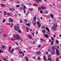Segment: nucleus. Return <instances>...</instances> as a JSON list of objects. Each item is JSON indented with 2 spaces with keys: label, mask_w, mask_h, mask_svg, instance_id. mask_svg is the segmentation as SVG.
<instances>
[{
  "label": "nucleus",
  "mask_w": 61,
  "mask_h": 61,
  "mask_svg": "<svg viewBox=\"0 0 61 61\" xmlns=\"http://www.w3.org/2000/svg\"><path fill=\"white\" fill-rule=\"evenodd\" d=\"M46 8V7L45 6L44 8H43L42 9L43 10H44V9H45Z\"/></svg>",
  "instance_id": "nucleus-56"
},
{
  "label": "nucleus",
  "mask_w": 61,
  "mask_h": 61,
  "mask_svg": "<svg viewBox=\"0 0 61 61\" xmlns=\"http://www.w3.org/2000/svg\"><path fill=\"white\" fill-rule=\"evenodd\" d=\"M46 29L48 31V32H50V30H49V28H48L47 27H46Z\"/></svg>",
  "instance_id": "nucleus-13"
},
{
  "label": "nucleus",
  "mask_w": 61,
  "mask_h": 61,
  "mask_svg": "<svg viewBox=\"0 0 61 61\" xmlns=\"http://www.w3.org/2000/svg\"><path fill=\"white\" fill-rule=\"evenodd\" d=\"M48 18H50V15H48Z\"/></svg>",
  "instance_id": "nucleus-63"
},
{
  "label": "nucleus",
  "mask_w": 61,
  "mask_h": 61,
  "mask_svg": "<svg viewBox=\"0 0 61 61\" xmlns=\"http://www.w3.org/2000/svg\"><path fill=\"white\" fill-rule=\"evenodd\" d=\"M44 36L45 37H46V38H48V37H49L48 35H47L46 34H44Z\"/></svg>",
  "instance_id": "nucleus-8"
},
{
  "label": "nucleus",
  "mask_w": 61,
  "mask_h": 61,
  "mask_svg": "<svg viewBox=\"0 0 61 61\" xmlns=\"http://www.w3.org/2000/svg\"><path fill=\"white\" fill-rule=\"evenodd\" d=\"M33 9H29V11H33Z\"/></svg>",
  "instance_id": "nucleus-27"
},
{
  "label": "nucleus",
  "mask_w": 61,
  "mask_h": 61,
  "mask_svg": "<svg viewBox=\"0 0 61 61\" xmlns=\"http://www.w3.org/2000/svg\"><path fill=\"white\" fill-rule=\"evenodd\" d=\"M24 59H26V61H28L29 59L28 58V57L25 56L24 57Z\"/></svg>",
  "instance_id": "nucleus-6"
},
{
  "label": "nucleus",
  "mask_w": 61,
  "mask_h": 61,
  "mask_svg": "<svg viewBox=\"0 0 61 61\" xmlns=\"http://www.w3.org/2000/svg\"><path fill=\"white\" fill-rule=\"evenodd\" d=\"M34 20H35V21H36V17L35 16L34 17Z\"/></svg>",
  "instance_id": "nucleus-33"
},
{
  "label": "nucleus",
  "mask_w": 61,
  "mask_h": 61,
  "mask_svg": "<svg viewBox=\"0 0 61 61\" xmlns=\"http://www.w3.org/2000/svg\"><path fill=\"white\" fill-rule=\"evenodd\" d=\"M41 59V58H40V57L39 56L37 58V59L38 60H40V59Z\"/></svg>",
  "instance_id": "nucleus-20"
},
{
  "label": "nucleus",
  "mask_w": 61,
  "mask_h": 61,
  "mask_svg": "<svg viewBox=\"0 0 61 61\" xmlns=\"http://www.w3.org/2000/svg\"><path fill=\"white\" fill-rule=\"evenodd\" d=\"M53 6H55V2L53 3Z\"/></svg>",
  "instance_id": "nucleus-59"
},
{
  "label": "nucleus",
  "mask_w": 61,
  "mask_h": 61,
  "mask_svg": "<svg viewBox=\"0 0 61 61\" xmlns=\"http://www.w3.org/2000/svg\"><path fill=\"white\" fill-rule=\"evenodd\" d=\"M24 20L25 21V22H28V21H27V20L26 19H25Z\"/></svg>",
  "instance_id": "nucleus-45"
},
{
  "label": "nucleus",
  "mask_w": 61,
  "mask_h": 61,
  "mask_svg": "<svg viewBox=\"0 0 61 61\" xmlns=\"http://www.w3.org/2000/svg\"><path fill=\"white\" fill-rule=\"evenodd\" d=\"M6 15H9V16H11V15H12V14H10V13H7Z\"/></svg>",
  "instance_id": "nucleus-10"
},
{
  "label": "nucleus",
  "mask_w": 61,
  "mask_h": 61,
  "mask_svg": "<svg viewBox=\"0 0 61 61\" xmlns=\"http://www.w3.org/2000/svg\"><path fill=\"white\" fill-rule=\"evenodd\" d=\"M13 36L14 38L15 39H17L18 40V41H19L20 40H19V39L21 38V37H20V36L18 34H14L13 35Z\"/></svg>",
  "instance_id": "nucleus-1"
},
{
  "label": "nucleus",
  "mask_w": 61,
  "mask_h": 61,
  "mask_svg": "<svg viewBox=\"0 0 61 61\" xmlns=\"http://www.w3.org/2000/svg\"><path fill=\"white\" fill-rule=\"evenodd\" d=\"M39 1L41 2H42V1L41 0H36V1L37 3H39Z\"/></svg>",
  "instance_id": "nucleus-11"
},
{
  "label": "nucleus",
  "mask_w": 61,
  "mask_h": 61,
  "mask_svg": "<svg viewBox=\"0 0 61 61\" xmlns=\"http://www.w3.org/2000/svg\"><path fill=\"white\" fill-rule=\"evenodd\" d=\"M45 14H48V11H47V10H46L45 11Z\"/></svg>",
  "instance_id": "nucleus-26"
},
{
  "label": "nucleus",
  "mask_w": 61,
  "mask_h": 61,
  "mask_svg": "<svg viewBox=\"0 0 61 61\" xmlns=\"http://www.w3.org/2000/svg\"><path fill=\"white\" fill-rule=\"evenodd\" d=\"M16 7H19L20 6V5H16Z\"/></svg>",
  "instance_id": "nucleus-41"
},
{
  "label": "nucleus",
  "mask_w": 61,
  "mask_h": 61,
  "mask_svg": "<svg viewBox=\"0 0 61 61\" xmlns=\"http://www.w3.org/2000/svg\"><path fill=\"white\" fill-rule=\"evenodd\" d=\"M23 10H24V12L25 13H26V12H25V9H23Z\"/></svg>",
  "instance_id": "nucleus-55"
},
{
  "label": "nucleus",
  "mask_w": 61,
  "mask_h": 61,
  "mask_svg": "<svg viewBox=\"0 0 61 61\" xmlns=\"http://www.w3.org/2000/svg\"><path fill=\"white\" fill-rule=\"evenodd\" d=\"M11 61H14V59H11L10 60Z\"/></svg>",
  "instance_id": "nucleus-64"
},
{
  "label": "nucleus",
  "mask_w": 61,
  "mask_h": 61,
  "mask_svg": "<svg viewBox=\"0 0 61 61\" xmlns=\"http://www.w3.org/2000/svg\"><path fill=\"white\" fill-rule=\"evenodd\" d=\"M23 8L22 7H20L19 8V9L20 10H22L23 9Z\"/></svg>",
  "instance_id": "nucleus-37"
},
{
  "label": "nucleus",
  "mask_w": 61,
  "mask_h": 61,
  "mask_svg": "<svg viewBox=\"0 0 61 61\" xmlns=\"http://www.w3.org/2000/svg\"><path fill=\"white\" fill-rule=\"evenodd\" d=\"M20 20V23H22V22H23V21H22V20Z\"/></svg>",
  "instance_id": "nucleus-46"
},
{
  "label": "nucleus",
  "mask_w": 61,
  "mask_h": 61,
  "mask_svg": "<svg viewBox=\"0 0 61 61\" xmlns=\"http://www.w3.org/2000/svg\"><path fill=\"white\" fill-rule=\"evenodd\" d=\"M11 40H12L13 41L15 40L13 38L11 39Z\"/></svg>",
  "instance_id": "nucleus-61"
},
{
  "label": "nucleus",
  "mask_w": 61,
  "mask_h": 61,
  "mask_svg": "<svg viewBox=\"0 0 61 61\" xmlns=\"http://www.w3.org/2000/svg\"><path fill=\"white\" fill-rule=\"evenodd\" d=\"M56 51L57 52L56 54H57V56H58L60 54H59V51L58 49H57L56 50Z\"/></svg>",
  "instance_id": "nucleus-4"
},
{
  "label": "nucleus",
  "mask_w": 61,
  "mask_h": 61,
  "mask_svg": "<svg viewBox=\"0 0 61 61\" xmlns=\"http://www.w3.org/2000/svg\"><path fill=\"white\" fill-rule=\"evenodd\" d=\"M19 24H17L16 26V25H14V28L15 31H17V29H20V28L19 27Z\"/></svg>",
  "instance_id": "nucleus-2"
},
{
  "label": "nucleus",
  "mask_w": 61,
  "mask_h": 61,
  "mask_svg": "<svg viewBox=\"0 0 61 61\" xmlns=\"http://www.w3.org/2000/svg\"><path fill=\"white\" fill-rule=\"evenodd\" d=\"M33 24L34 26H36V22H33Z\"/></svg>",
  "instance_id": "nucleus-18"
},
{
  "label": "nucleus",
  "mask_w": 61,
  "mask_h": 61,
  "mask_svg": "<svg viewBox=\"0 0 61 61\" xmlns=\"http://www.w3.org/2000/svg\"><path fill=\"white\" fill-rule=\"evenodd\" d=\"M42 32L43 33H46V30H42Z\"/></svg>",
  "instance_id": "nucleus-16"
},
{
  "label": "nucleus",
  "mask_w": 61,
  "mask_h": 61,
  "mask_svg": "<svg viewBox=\"0 0 61 61\" xmlns=\"http://www.w3.org/2000/svg\"><path fill=\"white\" fill-rule=\"evenodd\" d=\"M41 47V45H38V47L39 48H40Z\"/></svg>",
  "instance_id": "nucleus-54"
},
{
  "label": "nucleus",
  "mask_w": 61,
  "mask_h": 61,
  "mask_svg": "<svg viewBox=\"0 0 61 61\" xmlns=\"http://www.w3.org/2000/svg\"><path fill=\"white\" fill-rule=\"evenodd\" d=\"M19 52L20 54H22V53H23V52L22 51L21 52V51H19Z\"/></svg>",
  "instance_id": "nucleus-44"
},
{
  "label": "nucleus",
  "mask_w": 61,
  "mask_h": 61,
  "mask_svg": "<svg viewBox=\"0 0 61 61\" xmlns=\"http://www.w3.org/2000/svg\"><path fill=\"white\" fill-rule=\"evenodd\" d=\"M21 5L22 6H24V5H25V4H24V3H22L21 4Z\"/></svg>",
  "instance_id": "nucleus-53"
},
{
  "label": "nucleus",
  "mask_w": 61,
  "mask_h": 61,
  "mask_svg": "<svg viewBox=\"0 0 61 61\" xmlns=\"http://www.w3.org/2000/svg\"><path fill=\"white\" fill-rule=\"evenodd\" d=\"M20 40H21V41H23V39L22 38H20Z\"/></svg>",
  "instance_id": "nucleus-57"
},
{
  "label": "nucleus",
  "mask_w": 61,
  "mask_h": 61,
  "mask_svg": "<svg viewBox=\"0 0 61 61\" xmlns=\"http://www.w3.org/2000/svg\"><path fill=\"white\" fill-rule=\"evenodd\" d=\"M6 21V20H5V19H4L3 20V23H4V22H5V21Z\"/></svg>",
  "instance_id": "nucleus-47"
},
{
  "label": "nucleus",
  "mask_w": 61,
  "mask_h": 61,
  "mask_svg": "<svg viewBox=\"0 0 61 61\" xmlns=\"http://www.w3.org/2000/svg\"><path fill=\"white\" fill-rule=\"evenodd\" d=\"M15 9L14 8H12V11H15Z\"/></svg>",
  "instance_id": "nucleus-25"
},
{
  "label": "nucleus",
  "mask_w": 61,
  "mask_h": 61,
  "mask_svg": "<svg viewBox=\"0 0 61 61\" xmlns=\"http://www.w3.org/2000/svg\"><path fill=\"white\" fill-rule=\"evenodd\" d=\"M51 53V54L52 55H54L55 54V52L54 51H52Z\"/></svg>",
  "instance_id": "nucleus-12"
},
{
  "label": "nucleus",
  "mask_w": 61,
  "mask_h": 61,
  "mask_svg": "<svg viewBox=\"0 0 61 61\" xmlns=\"http://www.w3.org/2000/svg\"><path fill=\"white\" fill-rule=\"evenodd\" d=\"M51 39H52V40H54V38H53V37H51Z\"/></svg>",
  "instance_id": "nucleus-58"
},
{
  "label": "nucleus",
  "mask_w": 61,
  "mask_h": 61,
  "mask_svg": "<svg viewBox=\"0 0 61 61\" xmlns=\"http://www.w3.org/2000/svg\"><path fill=\"white\" fill-rule=\"evenodd\" d=\"M3 51L1 50L0 49V53H3Z\"/></svg>",
  "instance_id": "nucleus-42"
},
{
  "label": "nucleus",
  "mask_w": 61,
  "mask_h": 61,
  "mask_svg": "<svg viewBox=\"0 0 61 61\" xmlns=\"http://www.w3.org/2000/svg\"><path fill=\"white\" fill-rule=\"evenodd\" d=\"M52 28L53 30H56V27H54V26H52Z\"/></svg>",
  "instance_id": "nucleus-3"
},
{
  "label": "nucleus",
  "mask_w": 61,
  "mask_h": 61,
  "mask_svg": "<svg viewBox=\"0 0 61 61\" xmlns=\"http://www.w3.org/2000/svg\"><path fill=\"white\" fill-rule=\"evenodd\" d=\"M48 60H49V61H51V59L49 58H48Z\"/></svg>",
  "instance_id": "nucleus-48"
},
{
  "label": "nucleus",
  "mask_w": 61,
  "mask_h": 61,
  "mask_svg": "<svg viewBox=\"0 0 61 61\" xmlns=\"http://www.w3.org/2000/svg\"><path fill=\"white\" fill-rule=\"evenodd\" d=\"M1 6L3 7H5V4H1Z\"/></svg>",
  "instance_id": "nucleus-14"
},
{
  "label": "nucleus",
  "mask_w": 61,
  "mask_h": 61,
  "mask_svg": "<svg viewBox=\"0 0 61 61\" xmlns=\"http://www.w3.org/2000/svg\"><path fill=\"white\" fill-rule=\"evenodd\" d=\"M47 56L48 57H49L51 56V55H47Z\"/></svg>",
  "instance_id": "nucleus-36"
},
{
  "label": "nucleus",
  "mask_w": 61,
  "mask_h": 61,
  "mask_svg": "<svg viewBox=\"0 0 61 61\" xmlns=\"http://www.w3.org/2000/svg\"><path fill=\"white\" fill-rule=\"evenodd\" d=\"M18 31L19 32V33H22V31H21V30H20V29H19L18 30Z\"/></svg>",
  "instance_id": "nucleus-21"
},
{
  "label": "nucleus",
  "mask_w": 61,
  "mask_h": 61,
  "mask_svg": "<svg viewBox=\"0 0 61 61\" xmlns=\"http://www.w3.org/2000/svg\"><path fill=\"white\" fill-rule=\"evenodd\" d=\"M14 49H12L11 50V53H13V52H14Z\"/></svg>",
  "instance_id": "nucleus-19"
},
{
  "label": "nucleus",
  "mask_w": 61,
  "mask_h": 61,
  "mask_svg": "<svg viewBox=\"0 0 61 61\" xmlns=\"http://www.w3.org/2000/svg\"><path fill=\"white\" fill-rule=\"evenodd\" d=\"M37 19L38 20H40V19H39V17L37 18Z\"/></svg>",
  "instance_id": "nucleus-62"
},
{
  "label": "nucleus",
  "mask_w": 61,
  "mask_h": 61,
  "mask_svg": "<svg viewBox=\"0 0 61 61\" xmlns=\"http://www.w3.org/2000/svg\"><path fill=\"white\" fill-rule=\"evenodd\" d=\"M3 36L4 37H6V36H6V35L5 34H4L3 35Z\"/></svg>",
  "instance_id": "nucleus-35"
},
{
  "label": "nucleus",
  "mask_w": 61,
  "mask_h": 61,
  "mask_svg": "<svg viewBox=\"0 0 61 61\" xmlns=\"http://www.w3.org/2000/svg\"><path fill=\"white\" fill-rule=\"evenodd\" d=\"M28 37L29 38H30V39H32V37L31 36H30V34H28Z\"/></svg>",
  "instance_id": "nucleus-5"
},
{
  "label": "nucleus",
  "mask_w": 61,
  "mask_h": 61,
  "mask_svg": "<svg viewBox=\"0 0 61 61\" xmlns=\"http://www.w3.org/2000/svg\"><path fill=\"white\" fill-rule=\"evenodd\" d=\"M50 16H51L52 18L53 19H54V16H53V15L51 14Z\"/></svg>",
  "instance_id": "nucleus-15"
},
{
  "label": "nucleus",
  "mask_w": 61,
  "mask_h": 61,
  "mask_svg": "<svg viewBox=\"0 0 61 61\" xmlns=\"http://www.w3.org/2000/svg\"><path fill=\"white\" fill-rule=\"evenodd\" d=\"M4 15H6V12L5 11H4Z\"/></svg>",
  "instance_id": "nucleus-43"
},
{
  "label": "nucleus",
  "mask_w": 61,
  "mask_h": 61,
  "mask_svg": "<svg viewBox=\"0 0 61 61\" xmlns=\"http://www.w3.org/2000/svg\"><path fill=\"white\" fill-rule=\"evenodd\" d=\"M37 55H40L41 54V51H39L37 52Z\"/></svg>",
  "instance_id": "nucleus-9"
},
{
  "label": "nucleus",
  "mask_w": 61,
  "mask_h": 61,
  "mask_svg": "<svg viewBox=\"0 0 61 61\" xmlns=\"http://www.w3.org/2000/svg\"><path fill=\"white\" fill-rule=\"evenodd\" d=\"M53 25L55 27H57V25L56 23H54L53 24Z\"/></svg>",
  "instance_id": "nucleus-23"
},
{
  "label": "nucleus",
  "mask_w": 61,
  "mask_h": 61,
  "mask_svg": "<svg viewBox=\"0 0 61 61\" xmlns=\"http://www.w3.org/2000/svg\"><path fill=\"white\" fill-rule=\"evenodd\" d=\"M41 26V24H40L39 25H38V26L39 28H40V27Z\"/></svg>",
  "instance_id": "nucleus-30"
},
{
  "label": "nucleus",
  "mask_w": 61,
  "mask_h": 61,
  "mask_svg": "<svg viewBox=\"0 0 61 61\" xmlns=\"http://www.w3.org/2000/svg\"><path fill=\"white\" fill-rule=\"evenodd\" d=\"M9 22H13V20H12V19L10 18V20H9Z\"/></svg>",
  "instance_id": "nucleus-7"
},
{
  "label": "nucleus",
  "mask_w": 61,
  "mask_h": 61,
  "mask_svg": "<svg viewBox=\"0 0 61 61\" xmlns=\"http://www.w3.org/2000/svg\"><path fill=\"white\" fill-rule=\"evenodd\" d=\"M26 25H27V26H30V25H29V24H25Z\"/></svg>",
  "instance_id": "nucleus-40"
},
{
  "label": "nucleus",
  "mask_w": 61,
  "mask_h": 61,
  "mask_svg": "<svg viewBox=\"0 0 61 61\" xmlns=\"http://www.w3.org/2000/svg\"><path fill=\"white\" fill-rule=\"evenodd\" d=\"M40 40L41 41H44V40H43L42 38Z\"/></svg>",
  "instance_id": "nucleus-50"
},
{
  "label": "nucleus",
  "mask_w": 61,
  "mask_h": 61,
  "mask_svg": "<svg viewBox=\"0 0 61 61\" xmlns=\"http://www.w3.org/2000/svg\"><path fill=\"white\" fill-rule=\"evenodd\" d=\"M38 10L39 11H40L41 10V8H40V7H38Z\"/></svg>",
  "instance_id": "nucleus-32"
},
{
  "label": "nucleus",
  "mask_w": 61,
  "mask_h": 61,
  "mask_svg": "<svg viewBox=\"0 0 61 61\" xmlns=\"http://www.w3.org/2000/svg\"><path fill=\"white\" fill-rule=\"evenodd\" d=\"M53 44H54V41H51V45H53Z\"/></svg>",
  "instance_id": "nucleus-29"
},
{
  "label": "nucleus",
  "mask_w": 61,
  "mask_h": 61,
  "mask_svg": "<svg viewBox=\"0 0 61 61\" xmlns=\"http://www.w3.org/2000/svg\"><path fill=\"white\" fill-rule=\"evenodd\" d=\"M56 43H59V41H58V40H56Z\"/></svg>",
  "instance_id": "nucleus-49"
},
{
  "label": "nucleus",
  "mask_w": 61,
  "mask_h": 61,
  "mask_svg": "<svg viewBox=\"0 0 61 61\" xmlns=\"http://www.w3.org/2000/svg\"><path fill=\"white\" fill-rule=\"evenodd\" d=\"M55 48H56V47L55 46H54L52 47V49H53V50H54V49H55Z\"/></svg>",
  "instance_id": "nucleus-31"
},
{
  "label": "nucleus",
  "mask_w": 61,
  "mask_h": 61,
  "mask_svg": "<svg viewBox=\"0 0 61 61\" xmlns=\"http://www.w3.org/2000/svg\"><path fill=\"white\" fill-rule=\"evenodd\" d=\"M3 32V30L2 29L0 30V33H2Z\"/></svg>",
  "instance_id": "nucleus-22"
},
{
  "label": "nucleus",
  "mask_w": 61,
  "mask_h": 61,
  "mask_svg": "<svg viewBox=\"0 0 61 61\" xmlns=\"http://www.w3.org/2000/svg\"><path fill=\"white\" fill-rule=\"evenodd\" d=\"M37 24L38 25H39V24H40V22H39V21H38L37 23Z\"/></svg>",
  "instance_id": "nucleus-39"
},
{
  "label": "nucleus",
  "mask_w": 61,
  "mask_h": 61,
  "mask_svg": "<svg viewBox=\"0 0 61 61\" xmlns=\"http://www.w3.org/2000/svg\"><path fill=\"white\" fill-rule=\"evenodd\" d=\"M46 57L45 56H43V59L45 61H46Z\"/></svg>",
  "instance_id": "nucleus-17"
},
{
  "label": "nucleus",
  "mask_w": 61,
  "mask_h": 61,
  "mask_svg": "<svg viewBox=\"0 0 61 61\" xmlns=\"http://www.w3.org/2000/svg\"><path fill=\"white\" fill-rule=\"evenodd\" d=\"M6 25H11V24H10L8 23H6Z\"/></svg>",
  "instance_id": "nucleus-34"
},
{
  "label": "nucleus",
  "mask_w": 61,
  "mask_h": 61,
  "mask_svg": "<svg viewBox=\"0 0 61 61\" xmlns=\"http://www.w3.org/2000/svg\"><path fill=\"white\" fill-rule=\"evenodd\" d=\"M36 42V41H34L33 42V45H35Z\"/></svg>",
  "instance_id": "nucleus-24"
},
{
  "label": "nucleus",
  "mask_w": 61,
  "mask_h": 61,
  "mask_svg": "<svg viewBox=\"0 0 61 61\" xmlns=\"http://www.w3.org/2000/svg\"><path fill=\"white\" fill-rule=\"evenodd\" d=\"M2 47L3 48H5V46L3 45L2 46Z\"/></svg>",
  "instance_id": "nucleus-38"
},
{
  "label": "nucleus",
  "mask_w": 61,
  "mask_h": 61,
  "mask_svg": "<svg viewBox=\"0 0 61 61\" xmlns=\"http://www.w3.org/2000/svg\"><path fill=\"white\" fill-rule=\"evenodd\" d=\"M56 61H59V58H58V57L56 58Z\"/></svg>",
  "instance_id": "nucleus-28"
},
{
  "label": "nucleus",
  "mask_w": 61,
  "mask_h": 61,
  "mask_svg": "<svg viewBox=\"0 0 61 61\" xmlns=\"http://www.w3.org/2000/svg\"><path fill=\"white\" fill-rule=\"evenodd\" d=\"M43 12V11H40V12L41 14H42Z\"/></svg>",
  "instance_id": "nucleus-52"
},
{
  "label": "nucleus",
  "mask_w": 61,
  "mask_h": 61,
  "mask_svg": "<svg viewBox=\"0 0 61 61\" xmlns=\"http://www.w3.org/2000/svg\"><path fill=\"white\" fill-rule=\"evenodd\" d=\"M26 29H27V30H29V27H27H27H26Z\"/></svg>",
  "instance_id": "nucleus-60"
},
{
  "label": "nucleus",
  "mask_w": 61,
  "mask_h": 61,
  "mask_svg": "<svg viewBox=\"0 0 61 61\" xmlns=\"http://www.w3.org/2000/svg\"><path fill=\"white\" fill-rule=\"evenodd\" d=\"M56 47L57 48H58V49H59V47L58 46H56Z\"/></svg>",
  "instance_id": "nucleus-51"
}]
</instances>
